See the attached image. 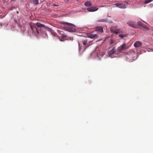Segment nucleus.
<instances>
[{"instance_id":"9","label":"nucleus","mask_w":153,"mask_h":153,"mask_svg":"<svg viewBox=\"0 0 153 153\" xmlns=\"http://www.w3.org/2000/svg\"><path fill=\"white\" fill-rule=\"evenodd\" d=\"M31 28V29L33 31L34 29H36V23H30L29 24Z\"/></svg>"},{"instance_id":"13","label":"nucleus","mask_w":153,"mask_h":153,"mask_svg":"<svg viewBox=\"0 0 153 153\" xmlns=\"http://www.w3.org/2000/svg\"><path fill=\"white\" fill-rule=\"evenodd\" d=\"M61 35V38L62 39H64L65 38H66L67 36L65 34L63 33V32L62 31H60L59 33Z\"/></svg>"},{"instance_id":"25","label":"nucleus","mask_w":153,"mask_h":153,"mask_svg":"<svg viewBox=\"0 0 153 153\" xmlns=\"http://www.w3.org/2000/svg\"><path fill=\"white\" fill-rule=\"evenodd\" d=\"M36 31H37V33H39V29L37 28V27L36 28Z\"/></svg>"},{"instance_id":"4","label":"nucleus","mask_w":153,"mask_h":153,"mask_svg":"<svg viewBox=\"0 0 153 153\" xmlns=\"http://www.w3.org/2000/svg\"><path fill=\"white\" fill-rule=\"evenodd\" d=\"M128 47L126 44H124L122 45H121L119 47L117 50L119 51H123L124 50L128 49Z\"/></svg>"},{"instance_id":"19","label":"nucleus","mask_w":153,"mask_h":153,"mask_svg":"<svg viewBox=\"0 0 153 153\" xmlns=\"http://www.w3.org/2000/svg\"><path fill=\"white\" fill-rule=\"evenodd\" d=\"M85 5L87 6H91V3L90 1H87L85 3Z\"/></svg>"},{"instance_id":"1","label":"nucleus","mask_w":153,"mask_h":153,"mask_svg":"<svg viewBox=\"0 0 153 153\" xmlns=\"http://www.w3.org/2000/svg\"><path fill=\"white\" fill-rule=\"evenodd\" d=\"M81 45H82L85 47L83 51H85L86 49L90 45L91 41H89L88 39H87L82 40L81 41Z\"/></svg>"},{"instance_id":"2","label":"nucleus","mask_w":153,"mask_h":153,"mask_svg":"<svg viewBox=\"0 0 153 153\" xmlns=\"http://www.w3.org/2000/svg\"><path fill=\"white\" fill-rule=\"evenodd\" d=\"M140 26H142L143 28L145 29L146 30H149V27H148L146 25L140 22H137V26H135V25H134V28H138Z\"/></svg>"},{"instance_id":"20","label":"nucleus","mask_w":153,"mask_h":153,"mask_svg":"<svg viewBox=\"0 0 153 153\" xmlns=\"http://www.w3.org/2000/svg\"><path fill=\"white\" fill-rule=\"evenodd\" d=\"M127 36L126 35H123L122 34H120L119 35V37L121 38H123L124 37Z\"/></svg>"},{"instance_id":"10","label":"nucleus","mask_w":153,"mask_h":153,"mask_svg":"<svg viewBox=\"0 0 153 153\" xmlns=\"http://www.w3.org/2000/svg\"><path fill=\"white\" fill-rule=\"evenodd\" d=\"M48 31L51 32V33L52 34H53V36H57L58 38H59L60 41H62V40L60 38L59 36H58L56 33L55 32H54L53 30H52L51 29V30Z\"/></svg>"},{"instance_id":"14","label":"nucleus","mask_w":153,"mask_h":153,"mask_svg":"<svg viewBox=\"0 0 153 153\" xmlns=\"http://www.w3.org/2000/svg\"><path fill=\"white\" fill-rule=\"evenodd\" d=\"M116 51V50L115 48H113L111 50L109 51L108 53L109 55H111L114 54Z\"/></svg>"},{"instance_id":"7","label":"nucleus","mask_w":153,"mask_h":153,"mask_svg":"<svg viewBox=\"0 0 153 153\" xmlns=\"http://www.w3.org/2000/svg\"><path fill=\"white\" fill-rule=\"evenodd\" d=\"M98 8L95 7H91L87 8V10L89 12H94L97 10Z\"/></svg>"},{"instance_id":"24","label":"nucleus","mask_w":153,"mask_h":153,"mask_svg":"<svg viewBox=\"0 0 153 153\" xmlns=\"http://www.w3.org/2000/svg\"><path fill=\"white\" fill-rule=\"evenodd\" d=\"M68 40H70L72 41L73 39V38L72 37H70L68 39Z\"/></svg>"},{"instance_id":"29","label":"nucleus","mask_w":153,"mask_h":153,"mask_svg":"<svg viewBox=\"0 0 153 153\" xmlns=\"http://www.w3.org/2000/svg\"><path fill=\"white\" fill-rule=\"evenodd\" d=\"M103 54H102L101 55V56H102H102H103Z\"/></svg>"},{"instance_id":"31","label":"nucleus","mask_w":153,"mask_h":153,"mask_svg":"<svg viewBox=\"0 0 153 153\" xmlns=\"http://www.w3.org/2000/svg\"><path fill=\"white\" fill-rule=\"evenodd\" d=\"M77 1H78L79 0H77Z\"/></svg>"},{"instance_id":"5","label":"nucleus","mask_w":153,"mask_h":153,"mask_svg":"<svg viewBox=\"0 0 153 153\" xmlns=\"http://www.w3.org/2000/svg\"><path fill=\"white\" fill-rule=\"evenodd\" d=\"M68 26L65 27L66 29L70 32H73L75 31V28L73 27V26H71V25H68Z\"/></svg>"},{"instance_id":"8","label":"nucleus","mask_w":153,"mask_h":153,"mask_svg":"<svg viewBox=\"0 0 153 153\" xmlns=\"http://www.w3.org/2000/svg\"><path fill=\"white\" fill-rule=\"evenodd\" d=\"M88 36L89 38L93 39L96 38L97 37V35L96 34H94L93 33H89L88 35Z\"/></svg>"},{"instance_id":"26","label":"nucleus","mask_w":153,"mask_h":153,"mask_svg":"<svg viewBox=\"0 0 153 153\" xmlns=\"http://www.w3.org/2000/svg\"><path fill=\"white\" fill-rule=\"evenodd\" d=\"M65 1V2H68V1H69V0H64Z\"/></svg>"},{"instance_id":"23","label":"nucleus","mask_w":153,"mask_h":153,"mask_svg":"<svg viewBox=\"0 0 153 153\" xmlns=\"http://www.w3.org/2000/svg\"><path fill=\"white\" fill-rule=\"evenodd\" d=\"M114 32L115 33H119V31L118 30H115Z\"/></svg>"},{"instance_id":"17","label":"nucleus","mask_w":153,"mask_h":153,"mask_svg":"<svg viewBox=\"0 0 153 153\" xmlns=\"http://www.w3.org/2000/svg\"><path fill=\"white\" fill-rule=\"evenodd\" d=\"M61 23L62 24L66 25H71V26L74 25V24H72L66 22H61Z\"/></svg>"},{"instance_id":"27","label":"nucleus","mask_w":153,"mask_h":153,"mask_svg":"<svg viewBox=\"0 0 153 153\" xmlns=\"http://www.w3.org/2000/svg\"><path fill=\"white\" fill-rule=\"evenodd\" d=\"M53 6H58V5H56V4H53Z\"/></svg>"},{"instance_id":"6","label":"nucleus","mask_w":153,"mask_h":153,"mask_svg":"<svg viewBox=\"0 0 153 153\" xmlns=\"http://www.w3.org/2000/svg\"><path fill=\"white\" fill-rule=\"evenodd\" d=\"M115 5L117 7L120 8H125L126 7V5L124 4L116 3Z\"/></svg>"},{"instance_id":"15","label":"nucleus","mask_w":153,"mask_h":153,"mask_svg":"<svg viewBox=\"0 0 153 153\" xmlns=\"http://www.w3.org/2000/svg\"><path fill=\"white\" fill-rule=\"evenodd\" d=\"M96 30L97 31L102 32H103V28L100 27H97L96 28Z\"/></svg>"},{"instance_id":"28","label":"nucleus","mask_w":153,"mask_h":153,"mask_svg":"<svg viewBox=\"0 0 153 153\" xmlns=\"http://www.w3.org/2000/svg\"><path fill=\"white\" fill-rule=\"evenodd\" d=\"M15 22L17 24H18V22H17V21L16 20H15Z\"/></svg>"},{"instance_id":"3","label":"nucleus","mask_w":153,"mask_h":153,"mask_svg":"<svg viewBox=\"0 0 153 153\" xmlns=\"http://www.w3.org/2000/svg\"><path fill=\"white\" fill-rule=\"evenodd\" d=\"M36 25L39 28L44 27L45 30L47 31H50L51 30V29L49 28L47 26H45L44 25L41 24L39 22H37L36 23Z\"/></svg>"},{"instance_id":"22","label":"nucleus","mask_w":153,"mask_h":153,"mask_svg":"<svg viewBox=\"0 0 153 153\" xmlns=\"http://www.w3.org/2000/svg\"><path fill=\"white\" fill-rule=\"evenodd\" d=\"M80 43L79 42L78 43V45H79V51H80V50H81V46H80Z\"/></svg>"},{"instance_id":"11","label":"nucleus","mask_w":153,"mask_h":153,"mask_svg":"<svg viewBox=\"0 0 153 153\" xmlns=\"http://www.w3.org/2000/svg\"><path fill=\"white\" fill-rule=\"evenodd\" d=\"M142 45V43L139 41L136 42L134 43V47H140Z\"/></svg>"},{"instance_id":"30","label":"nucleus","mask_w":153,"mask_h":153,"mask_svg":"<svg viewBox=\"0 0 153 153\" xmlns=\"http://www.w3.org/2000/svg\"><path fill=\"white\" fill-rule=\"evenodd\" d=\"M137 53H140L139 52H137Z\"/></svg>"},{"instance_id":"18","label":"nucleus","mask_w":153,"mask_h":153,"mask_svg":"<svg viewBox=\"0 0 153 153\" xmlns=\"http://www.w3.org/2000/svg\"><path fill=\"white\" fill-rule=\"evenodd\" d=\"M127 24L130 26L132 27H134V25L132 23L131 21H128L127 22Z\"/></svg>"},{"instance_id":"16","label":"nucleus","mask_w":153,"mask_h":153,"mask_svg":"<svg viewBox=\"0 0 153 153\" xmlns=\"http://www.w3.org/2000/svg\"><path fill=\"white\" fill-rule=\"evenodd\" d=\"M97 21L98 22H107L108 20L106 19H100L98 20Z\"/></svg>"},{"instance_id":"12","label":"nucleus","mask_w":153,"mask_h":153,"mask_svg":"<svg viewBox=\"0 0 153 153\" xmlns=\"http://www.w3.org/2000/svg\"><path fill=\"white\" fill-rule=\"evenodd\" d=\"M30 2L35 5H37L39 4V0H30Z\"/></svg>"},{"instance_id":"21","label":"nucleus","mask_w":153,"mask_h":153,"mask_svg":"<svg viewBox=\"0 0 153 153\" xmlns=\"http://www.w3.org/2000/svg\"><path fill=\"white\" fill-rule=\"evenodd\" d=\"M153 1V0H146L145 1L144 3L145 4H148V3H149V2L152 1Z\"/></svg>"}]
</instances>
